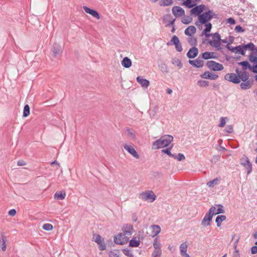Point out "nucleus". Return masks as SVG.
I'll return each instance as SVG.
<instances>
[{"instance_id": "nucleus-9", "label": "nucleus", "mask_w": 257, "mask_h": 257, "mask_svg": "<svg viewBox=\"0 0 257 257\" xmlns=\"http://www.w3.org/2000/svg\"><path fill=\"white\" fill-rule=\"evenodd\" d=\"M124 149L131 155H132L134 158L136 159H139L140 156L137 152V151L135 149V148L131 146L127 145H124L123 146Z\"/></svg>"}, {"instance_id": "nucleus-1", "label": "nucleus", "mask_w": 257, "mask_h": 257, "mask_svg": "<svg viewBox=\"0 0 257 257\" xmlns=\"http://www.w3.org/2000/svg\"><path fill=\"white\" fill-rule=\"evenodd\" d=\"M173 141V137L171 135H165L161 137L153 143L152 149L158 150L160 148L167 147Z\"/></svg>"}, {"instance_id": "nucleus-29", "label": "nucleus", "mask_w": 257, "mask_h": 257, "mask_svg": "<svg viewBox=\"0 0 257 257\" xmlns=\"http://www.w3.org/2000/svg\"><path fill=\"white\" fill-rule=\"evenodd\" d=\"M214 52H205L202 54V58L207 60L214 57Z\"/></svg>"}, {"instance_id": "nucleus-12", "label": "nucleus", "mask_w": 257, "mask_h": 257, "mask_svg": "<svg viewBox=\"0 0 257 257\" xmlns=\"http://www.w3.org/2000/svg\"><path fill=\"white\" fill-rule=\"evenodd\" d=\"M200 77L203 79L215 80L218 78V75L215 73H212L208 71H206L203 74H201Z\"/></svg>"}, {"instance_id": "nucleus-64", "label": "nucleus", "mask_w": 257, "mask_h": 257, "mask_svg": "<svg viewBox=\"0 0 257 257\" xmlns=\"http://www.w3.org/2000/svg\"><path fill=\"white\" fill-rule=\"evenodd\" d=\"M249 55L257 56V47H255Z\"/></svg>"}, {"instance_id": "nucleus-45", "label": "nucleus", "mask_w": 257, "mask_h": 257, "mask_svg": "<svg viewBox=\"0 0 257 257\" xmlns=\"http://www.w3.org/2000/svg\"><path fill=\"white\" fill-rule=\"evenodd\" d=\"M218 181V179H217V178L214 179L212 180L208 181L207 183V185L209 187H214V185H215L217 184Z\"/></svg>"}, {"instance_id": "nucleus-21", "label": "nucleus", "mask_w": 257, "mask_h": 257, "mask_svg": "<svg viewBox=\"0 0 257 257\" xmlns=\"http://www.w3.org/2000/svg\"><path fill=\"white\" fill-rule=\"evenodd\" d=\"M7 241V237L5 235L4 232H1V239L0 243H2V250L4 251H6L7 248L6 241Z\"/></svg>"}, {"instance_id": "nucleus-26", "label": "nucleus", "mask_w": 257, "mask_h": 257, "mask_svg": "<svg viewBox=\"0 0 257 257\" xmlns=\"http://www.w3.org/2000/svg\"><path fill=\"white\" fill-rule=\"evenodd\" d=\"M140 245V241L139 239H137L136 237H133L129 241L128 246L131 247H139Z\"/></svg>"}, {"instance_id": "nucleus-57", "label": "nucleus", "mask_w": 257, "mask_h": 257, "mask_svg": "<svg viewBox=\"0 0 257 257\" xmlns=\"http://www.w3.org/2000/svg\"><path fill=\"white\" fill-rule=\"evenodd\" d=\"M234 30L237 33H243L244 31V30L239 25L236 26Z\"/></svg>"}, {"instance_id": "nucleus-11", "label": "nucleus", "mask_w": 257, "mask_h": 257, "mask_svg": "<svg viewBox=\"0 0 257 257\" xmlns=\"http://www.w3.org/2000/svg\"><path fill=\"white\" fill-rule=\"evenodd\" d=\"M173 44L175 46V49L177 51L180 52L182 51L183 48L181 44L180 43L179 39L177 36L174 35L172 37L171 41Z\"/></svg>"}, {"instance_id": "nucleus-55", "label": "nucleus", "mask_w": 257, "mask_h": 257, "mask_svg": "<svg viewBox=\"0 0 257 257\" xmlns=\"http://www.w3.org/2000/svg\"><path fill=\"white\" fill-rule=\"evenodd\" d=\"M154 247L156 249H161V244L160 243L158 242V237H156L154 240L153 243Z\"/></svg>"}, {"instance_id": "nucleus-4", "label": "nucleus", "mask_w": 257, "mask_h": 257, "mask_svg": "<svg viewBox=\"0 0 257 257\" xmlns=\"http://www.w3.org/2000/svg\"><path fill=\"white\" fill-rule=\"evenodd\" d=\"M224 80L234 84H239L240 81L239 75L235 73H227L224 76Z\"/></svg>"}, {"instance_id": "nucleus-51", "label": "nucleus", "mask_w": 257, "mask_h": 257, "mask_svg": "<svg viewBox=\"0 0 257 257\" xmlns=\"http://www.w3.org/2000/svg\"><path fill=\"white\" fill-rule=\"evenodd\" d=\"M145 235L143 229L140 230L138 231V239L141 241L144 239Z\"/></svg>"}, {"instance_id": "nucleus-58", "label": "nucleus", "mask_w": 257, "mask_h": 257, "mask_svg": "<svg viewBox=\"0 0 257 257\" xmlns=\"http://www.w3.org/2000/svg\"><path fill=\"white\" fill-rule=\"evenodd\" d=\"M224 131L228 133H232L233 131V126L231 125H228L226 126Z\"/></svg>"}, {"instance_id": "nucleus-24", "label": "nucleus", "mask_w": 257, "mask_h": 257, "mask_svg": "<svg viewBox=\"0 0 257 257\" xmlns=\"http://www.w3.org/2000/svg\"><path fill=\"white\" fill-rule=\"evenodd\" d=\"M196 31V28L193 26H189L185 30L184 33L186 35L188 36H191L192 35L195 33Z\"/></svg>"}, {"instance_id": "nucleus-31", "label": "nucleus", "mask_w": 257, "mask_h": 257, "mask_svg": "<svg viewBox=\"0 0 257 257\" xmlns=\"http://www.w3.org/2000/svg\"><path fill=\"white\" fill-rule=\"evenodd\" d=\"M174 145L172 144L171 146L165 149H163L161 150L162 153L167 154L168 156H169L170 157H174V155L172 154L171 152V150L173 147Z\"/></svg>"}, {"instance_id": "nucleus-47", "label": "nucleus", "mask_w": 257, "mask_h": 257, "mask_svg": "<svg viewBox=\"0 0 257 257\" xmlns=\"http://www.w3.org/2000/svg\"><path fill=\"white\" fill-rule=\"evenodd\" d=\"M172 158L177 159L179 161H182L185 159V156L182 153H179L177 155H174V157H172Z\"/></svg>"}, {"instance_id": "nucleus-40", "label": "nucleus", "mask_w": 257, "mask_h": 257, "mask_svg": "<svg viewBox=\"0 0 257 257\" xmlns=\"http://www.w3.org/2000/svg\"><path fill=\"white\" fill-rule=\"evenodd\" d=\"M192 21V18L189 16H185L182 18L181 22L184 24H188Z\"/></svg>"}, {"instance_id": "nucleus-28", "label": "nucleus", "mask_w": 257, "mask_h": 257, "mask_svg": "<svg viewBox=\"0 0 257 257\" xmlns=\"http://www.w3.org/2000/svg\"><path fill=\"white\" fill-rule=\"evenodd\" d=\"M152 228V236L154 237L158 234L161 231V227L158 225H151Z\"/></svg>"}, {"instance_id": "nucleus-10", "label": "nucleus", "mask_w": 257, "mask_h": 257, "mask_svg": "<svg viewBox=\"0 0 257 257\" xmlns=\"http://www.w3.org/2000/svg\"><path fill=\"white\" fill-rule=\"evenodd\" d=\"M244 157H245V162H242L243 158H242L241 159V164L242 166H243L245 167V168L247 170V174L248 175L252 171V164L250 162L248 158L246 156H244Z\"/></svg>"}, {"instance_id": "nucleus-46", "label": "nucleus", "mask_w": 257, "mask_h": 257, "mask_svg": "<svg viewBox=\"0 0 257 257\" xmlns=\"http://www.w3.org/2000/svg\"><path fill=\"white\" fill-rule=\"evenodd\" d=\"M188 42L191 46H195L197 45V39L195 37H189Z\"/></svg>"}, {"instance_id": "nucleus-59", "label": "nucleus", "mask_w": 257, "mask_h": 257, "mask_svg": "<svg viewBox=\"0 0 257 257\" xmlns=\"http://www.w3.org/2000/svg\"><path fill=\"white\" fill-rule=\"evenodd\" d=\"M242 66V71H246L247 69H249L251 71V65H241Z\"/></svg>"}, {"instance_id": "nucleus-30", "label": "nucleus", "mask_w": 257, "mask_h": 257, "mask_svg": "<svg viewBox=\"0 0 257 257\" xmlns=\"http://www.w3.org/2000/svg\"><path fill=\"white\" fill-rule=\"evenodd\" d=\"M240 81H245L249 80V74L247 71H241L240 75H239Z\"/></svg>"}, {"instance_id": "nucleus-17", "label": "nucleus", "mask_w": 257, "mask_h": 257, "mask_svg": "<svg viewBox=\"0 0 257 257\" xmlns=\"http://www.w3.org/2000/svg\"><path fill=\"white\" fill-rule=\"evenodd\" d=\"M198 50L195 47L191 48L187 53V56L189 58H194L197 56Z\"/></svg>"}, {"instance_id": "nucleus-23", "label": "nucleus", "mask_w": 257, "mask_h": 257, "mask_svg": "<svg viewBox=\"0 0 257 257\" xmlns=\"http://www.w3.org/2000/svg\"><path fill=\"white\" fill-rule=\"evenodd\" d=\"M54 198L57 200H63L66 196L65 191H58L54 194Z\"/></svg>"}, {"instance_id": "nucleus-54", "label": "nucleus", "mask_w": 257, "mask_h": 257, "mask_svg": "<svg viewBox=\"0 0 257 257\" xmlns=\"http://www.w3.org/2000/svg\"><path fill=\"white\" fill-rule=\"evenodd\" d=\"M248 59L251 63H253V64H257V56L249 55Z\"/></svg>"}, {"instance_id": "nucleus-52", "label": "nucleus", "mask_w": 257, "mask_h": 257, "mask_svg": "<svg viewBox=\"0 0 257 257\" xmlns=\"http://www.w3.org/2000/svg\"><path fill=\"white\" fill-rule=\"evenodd\" d=\"M98 245V248L100 250L103 251L106 249V245L104 240H101L100 243H97Z\"/></svg>"}, {"instance_id": "nucleus-63", "label": "nucleus", "mask_w": 257, "mask_h": 257, "mask_svg": "<svg viewBox=\"0 0 257 257\" xmlns=\"http://www.w3.org/2000/svg\"><path fill=\"white\" fill-rule=\"evenodd\" d=\"M251 72L257 74V65H251Z\"/></svg>"}, {"instance_id": "nucleus-38", "label": "nucleus", "mask_w": 257, "mask_h": 257, "mask_svg": "<svg viewBox=\"0 0 257 257\" xmlns=\"http://www.w3.org/2000/svg\"><path fill=\"white\" fill-rule=\"evenodd\" d=\"M93 239L96 243H100L101 240H104V238L98 234H93Z\"/></svg>"}, {"instance_id": "nucleus-7", "label": "nucleus", "mask_w": 257, "mask_h": 257, "mask_svg": "<svg viewBox=\"0 0 257 257\" xmlns=\"http://www.w3.org/2000/svg\"><path fill=\"white\" fill-rule=\"evenodd\" d=\"M125 234L120 233L114 237V241L117 244L123 245L126 243L129 238L125 235Z\"/></svg>"}, {"instance_id": "nucleus-44", "label": "nucleus", "mask_w": 257, "mask_h": 257, "mask_svg": "<svg viewBox=\"0 0 257 257\" xmlns=\"http://www.w3.org/2000/svg\"><path fill=\"white\" fill-rule=\"evenodd\" d=\"M116 252L113 251H110L108 254L109 257H119V250L118 249H116L115 250Z\"/></svg>"}, {"instance_id": "nucleus-22", "label": "nucleus", "mask_w": 257, "mask_h": 257, "mask_svg": "<svg viewBox=\"0 0 257 257\" xmlns=\"http://www.w3.org/2000/svg\"><path fill=\"white\" fill-rule=\"evenodd\" d=\"M252 84V82L249 80H246L245 81H242L240 84V87L242 90H246L251 88Z\"/></svg>"}, {"instance_id": "nucleus-35", "label": "nucleus", "mask_w": 257, "mask_h": 257, "mask_svg": "<svg viewBox=\"0 0 257 257\" xmlns=\"http://www.w3.org/2000/svg\"><path fill=\"white\" fill-rule=\"evenodd\" d=\"M188 244L186 242H183L180 246V254H182L187 252Z\"/></svg>"}, {"instance_id": "nucleus-20", "label": "nucleus", "mask_w": 257, "mask_h": 257, "mask_svg": "<svg viewBox=\"0 0 257 257\" xmlns=\"http://www.w3.org/2000/svg\"><path fill=\"white\" fill-rule=\"evenodd\" d=\"M205 24L206 28L202 32L201 36L205 35L206 37H209L211 36V34L209 33L211 30L212 24L210 23H207Z\"/></svg>"}, {"instance_id": "nucleus-13", "label": "nucleus", "mask_w": 257, "mask_h": 257, "mask_svg": "<svg viewBox=\"0 0 257 257\" xmlns=\"http://www.w3.org/2000/svg\"><path fill=\"white\" fill-rule=\"evenodd\" d=\"M172 13L176 17L185 15V11L180 7L174 6L172 9Z\"/></svg>"}, {"instance_id": "nucleus-19", "label": "nucleus", "mask_w": 257, "mask_h": 257, "mask_svg": "<svg viewBox=\"0 0 257 257\" xmlns=\"http://www.w3.org/2000/svg\"><path fill=\"white\" fill-rule=\"evenodd\" d=\"M164 22L167 24L166 26L169 27L170 26H174V23L176 20L175 19H173L170 15H167L165 16L164 19Z\"/></svg>"}, {"instance_id": "nucleus-3", "label": "nucleus", "mask_w": 257, "mask_h": 257, "mask_svg": "<svg viewBox=\"0 0 257 257\" xmlns=\"http://www.w3.org/2000/svg\"><path fill=\"white\" fill-rule=\"evenodd\" d=\"M212 19V16L209 15V13L205 12L198 16V20L195 23L196 26L199 27L201 24H205Z\"/></svg>"}, {"instance_id": "nucleus-37", "label": "nucleus", "mask_w": 257, "mask_h": 257, "mask_svg": "<svg viewBox=\"0 0 257 257\" xmlns=\"http://www.w3.org/2000/svg\"><path fill=\"white\" fill-rule=\"evenodd\" d=\"M30 108L28 104H26L24 105L23 112V116L26 117L30 114Z\"/></svg>"}, {"instance_id": "nucleus-2", "label": "nucleus", "mask_w": 257, "mask_h": 257, "mask_svg": "<svg viewBox=\"0 0 257 257\" xmlns=\"http://www.w3.org/2000/svg\"><path fill=\"white\" fill-rule=\"evenodd\" d=\"M216 208L215 206H212L206 213L201 221V225L203 227H207L210 225L212 220L213 215H215V211Z\"/></svg>"}, {"instance_id": "nucleus-14", "label": "nucleus", "mask_w": 257, "mask_h": 257, "mask_svg": "<svg viewBox=\"0 0 257 257\" xmlns=\"http://www.w3.org/2000/svg\"><path fill=\"white\" fill-rule=\"evenodd\" d=\"M83 9L86 13L91 15L94 18H95L98 20L100 19V15L96 11L91 9L86 6H83Z\"/></svg>"}, {"instance_id": "nucleus-48", "label": "nucleus", "mask_w": 257, "mask_h": 257, "mask_svg": "<svg viewBox=\"0 0 257 257\" xmlns=\"http://www.w3.org/2000/svg\"><path fill=\"white\" fill-rule=\"evenodd\" d=\"M43 229L47 231H51L53 229V226L50 223H45L43 225Z\"/></svg>"}, {"instance_id": "nucleus-8", "label": "nucleus", "mask_w": 257, "mask_h": 257, "mask_svg": "<svg viewBox=\"0 0 257 257\" xmlns=\"http://www.w3.org/2000/svg\"><path fill=\"white\" fill-rule=\"evenodd\" d=\"M206 6L204 5H200L199 6H196L193 7L190 10V14L191 15H195L196 16H199L205 10Z\"/></svg>"}, {"instance_id": "nucleus-33", "label": "nucleus", "mask_w": 257, "mask_h": 257, "mask_svg": "<svg viewBox=\"0 0 257 257\" xmlns=\"http://www.w3.org/2000/svg\"><path fill=\"white\" fill-rule=\"evenodd\" d=\"M242 45L243 51L244 52L246 50H250L252 52V50L254 48V45L253 44V43H252L251 42H250L247 44H243Z\"/></svg>"}, {"instance_id": "nucleus-42", "label": "nucleus", "mask_w": 257, "mask_h": 257, "mask_svg": "<svg viewBox=\"0 0 257 257\" xmlns=\"http://www.w3.org/2000/svg\"><path fill=\"white\" fill-rule=\"evenodd\" d=\"M173 4L172 0H161L160 2V5L161 6H168Z\"/></svg>"}, {"instance_id": "nucleus-39", "label": "nucleus", "mask_w": 257, "mask_h": 257, "mask_svg": "<svg viewBox=\"0 0 257 257\" xmlns=\"http://www.w3.org/2000/svg\"><path fill=\"white\" fill-rule=\"evenodd\" d=\"M209 82L206 80H199L197 82V84L202 87H207L209 86Z\"/></svg>"}, {"instance_id": "nucleus-32", "label": "nucleus", "mask_w": 257, "mask_h": 257, "mask_svg": "<svg viewBox=\"0 0 257 257\" xmlns=\"http://www.w3.org/2000/svg\"><path fill=\"white\" fill-rule=\"evenodd\" d=\"M214 206L217 207L216 212H215V215L224 213L225 212L224 207L221 204H215Z\"/></svg>"}, {"instance_id": "nucleus-50", "label": "nucleus", "mask_w": 257, "mask_h": 257, "mask_svg": "<svg viewBox=\"0 0 257 257\" xmlns=\"http://www.w3.org/2000/svg\"><path fill=\"white\" fill-rule=\"evenodd\" d=\"M225 119H228L227 117H221L220 118V123L218 125V126L220 127H222L224 126L226 124Z\"/></svg>"}, {"instance_id": "nucleus-34", "label": "nucleus", "mask_w": 257, "mask_h": 257, "mask_svg": "<svg viewBox=\"0 0 257 257\" xmlns=\"http://www.w3.org/2000/svg\"><path fill=\"white\" fill-rule=\"evenodd\" d=\"M208 68L214 71H221L223 69V65H207Z\"/></svg>"}, {"instance_id": "nucleus-60", "label": "nucleus", "mask_w": 257, "mask_h": 257, "mask_svg": "<svg viewBox=\"0 0 257 257\" xmlns=\"http://www.w3.org/2000/svg\"><path fill=\"white\" fill-rule=\"evenodd\" d=\"M17 213L16 210L15 209H12L8 212V214L11 216H14Z\"/></svg>"}, {"instance_id": "nucleus-5", "label": "nucleus", "mask_w": 257, "mask_h": 257, "mask_svg": "<svg viewBox=\"0 0 257 257\" xmlns=\"http://www.w3.org/2000/svg\"><path fill=\"white\" fill-rule=\"evenodd\" d=\"M212 35V38L213 39V41L209 40L208 41V43L211 46L215 47L218 50H219L220 48V45H221V43H220V41L221 40V36L218 33H215L213 34Z\"/></svg>"}, {"instance_id": "nucleus-62", "label": "nucleus", "mask_w": 257, "mask_h": 257, "mask_svg": "<svg viewBox=\"0 0 257 257\" xmlns=\"http://www.w3.org/2000/svg\"><path fill=\"white\" fill-rule=\"evenodd\" d=\"M227 22L230 25H234L235 23V21L232 18H229L227 20Z\"/></svg>"}, {"instance_id": "nucleus-43", "label": "nucleus", "mask_w": 257, "mask_h": 257, "mask_svg": "<svg viewBox=\"0 0 257 257\" xmlns=\"http://www.w3.org/2000/svg\"><path fill=\"white\" fill-rule=\"evenodd\" d=\"M122 251L126 256L128 257H134V254L132 253V251L128 248H123Z\"/></svg>"}, {"instance_id": "nucleus-25", "label": "nucleus", "mask_w": 257, "mask_h": 257, "mask_svg": "<svg viewBox=\"0 0 257 257\" xmlns=\"http://www.w3.org/2000/svg\"><path fill=\"white\" fill-rule=\"evenodd\" d=\"M226 219V217L224 215H219L217 216L215 219V222L217 224V226L218 227H220L221 225V223L225 221Z\"/></svg>"}, {"instance_id": "nucleus-41", "label": "nucleus", "mask_w": 257, "mask_h": 257, "mask_svg": "<svg viewBox=\"0 0 257 257\" xmlns=\"http://www.w3.org/2000/svg\"><path fill=\"white\" fill-rule=\"evenodd\" d=\"M125 131L127 133L128 136L131 137L132 139H136V135L134 131H131V130L129 127H126L125 128Z\"/></svg>"}, {"instance_id": "nucleus-53", "label": "nucleus", "mask_w": 257, "mask_h": 257, "mask_svg": "<svg viewBox=\"0 0 257 257\" xmlns=\"http://www.w3.org/2000/svg\"><path fill=\"white\" fill-rule=\"evenodd\" d=\"M161 71L165 74L169 72V68L167 65H159Z\"/></svg>"}, {"instance_id": "nucleus-15", "label": "nucleus", "mask_w": 257, "mask_h": 257, "mask_svg": "<svg viewBox=\"0 0 257 257\" xmlns=\"http://www.w3.org/2000/svg\"><path fill=\"white\" fill-rule=\"evenodd\" d=\"M137 81L139 83L142 87L148 88L150 85V81L142 77V76H138L136 78Z\"/></svg>"}, {"instance_id": "nucleus-27", "label": "nucleus", "mask_w": 257, "mask_h": 257, "mask_svg": "<svg viewBox=\"0 0 257 257\" xmlns=\"http://www.w3.org/2000/svg\"><path fill=\"white\" fill-rule=\"evenodd\" d=\"M182 5L188 8H193L196 6V4L194 3L193 0H182Z\"/></svg>"}, {"instance_id": "nucleus-6", "label": "nucleus", "mask_w": 257, "mask_h": 257, "mask_svg": "<svg viewBox=\"0 0 257 257\" xmlns=\"http://www.w3.org/2000/svg\"><path fill=\"white\" fill-rule=\"evenodd\" d=\"M141 197L144 201L150 200L151 202H154L156 199V196L152 191L149 190L140 194Z\"/></svg>"}, {"instance_id": "nucleus-49", "label": "nucleus", "mask_w": 257, "mask_h": 257, "mask_svg": "<svg viewBox=\"0 0 257 257\" xmlns=\"http://www.w3.org/2000/svg\"><path fill=\"white\" fill-rule=\"evenodd\" d=\"M161 254H162L161 249H156V250H155L153 252V253L152 254V257H160Z\"/></svg>"}, {"instance_id": "nucleus-16", "label": "nucleus", "mask_w": 257, "mask_h": 257, "mask_svg": "<svg viewBox=\"0 0 257 257\" xmlns=\"http://www.w3.org/2000/svg\"><path fill=\"white\" fill-rule=\"evenodd\" d=\"M122 230L124 234H132L135 231L133 226L130 224H125L123 225Z\"/></svg>"}, {"instance_id": "nucleus-56", "label": "nucleus", "mask_w": 257, "mask_h": 257, "mask_svg": "<svg viewBox=\"0 0 257 257\" xmlns=\"http://www.w3.org/2000/svg\"><path fill=\"white\" fill-rule=\"evenodd\" d=\"M121 64H132V61L130 58L125 57L122 60Z\"/></svg>"}, {"instance_id": "nucleus-18", "label": "nucleus", "mask_w": 257, "mask_h": 257, "mask_svg": "<svg viewBox=\"0 0 257 257\" xmlns=\"http://www.w3.org/2000/svg\"><path fill=\"white\" fill-rule=\"evenodd\" d=\"M52 51L54 56H57L62 53V49L59 45L55 43L53 45Z\"/></svg>"}, {"instance_id": "nucleus-61", "label": "nucleus", "mask_w": 257, "mask_h": 257, "mask_svg": "<svg viewBox=\"0 0 257 257\" xmlns=\"http://www.w3.org/2000/svg\"><path fill=\"white\" fill-rule=\"evenodd\" d=\"M250 251H251V254H255L257 253V246L256 245H254V246H253L251 247V249H250Z\"/></svg>"}, {"instance_id": "nucleus-36", "label": "nucleus", "mask_w": 257, "mask_h": 257, "mask_svg": "<svg viewBox=\"0 0 257 257\" xmlns=\"http://www.w3.org/2000/svg\"><path fill=\"white\" fill-rule=\"evenodd\" d=\"M233 50H234V53H238L242 55H244V52L243 51L242 45L234 47Z\"/></svg>"}]
</instances>
